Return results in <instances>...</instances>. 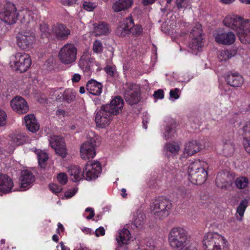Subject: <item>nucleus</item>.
<instances>
[{
  "label": "nucleus",
  "instance_id": "nucleus-1",
  "mask_svg": "<svg viewBox=\"0 0 250 250\" xmlns=\"http://www.w3.org/2000/svg\"><path fill=\"white\" fill-rule=\"evenodd\" d=\"M226 26L235 30L242 43L250 44V20L237 15H229L223 20Z\"/></svg>",
  "mask_w": 250,
  "mask_h": 250
},
{
  "label": "nucleus",
  "instance_id": "nucleus-2",
  "mask_svg": "<svg viewBox=\"0 0 250 250\" xmlns=\"http://www.w3.org/2000/svg\"><path fill=\"white\" fill-rule=\"evenodd\" d=\"M168 241L173 249L180 250L187 247L190 241V237L185 229L175 227L170 230Z\"/></svg>",
  "mask_w": 250,
  "mask_h": 250
},
{
  "label": "nucleus",
  "instance_id": "nucleus-3",
  "mask_svg": "<svg viewBox=\"0 0 250 250\" xmlns=\"http://www.w3.org/2000/svg\"><path fill=\"white\" fill-rule=\"evenodd\" d=\"M206 165V163L200 160H196L189 165L188 179L192 184L201 185L206 182L208 177Z\"/></svg>",
  "mask_w": 250,
  "mask_h": 250
},
{
  "label": "nucleus",
  "instance_id": "nucleus-4",
  "mask_svg": "<svg viewBox=\"0 0 250 250\" xmlns=\"http://www.w3.org/2000/svg\"><path fill=\"white\" fill-rule=\"evenodd\" d=\"M203 250H229L228 242L224 236L216 232L206 234L203 241Z\"/></svg>",
  "mask_w": 250,
  "mask_h": 250
},
{
  "label": "nucleus",
  "instance_id": "nucleus-5",
  "mask_svg": "<svg viewBox=\"0 0 250 250\" xmlns=\"http://www.w3.org/2000/svg\"><path fill=\"white\" fill-rule=\"evenodd\" d=\"M172 207L171 201L164 197H159L155 199L151 206L154 215L159 219H164L169 215Z\"/></svg>",
  "mask_w": 250,
  "mask_h": 250
},
{
  "label": "nucleus",
  "instance_id": "nucleus-6",
  "mask_svg": "<svg viewBox=\"0 0 250 250\" xmlns=\"http://www.w3.org/2000/svg\"><path fill=\"white\" fill-rule=\"evenodd\" d=\"M77 49L74 44L66 43L59 51L58 57L61 62L64 64H71L77 58Z\"/></svg>",
  "mask_w": 250,
  "mask_h": 250
},
{
  "label": "nucleus",
  "instance_id": "nucleus-7",
  "mask_svg": "<svg viewBox=\"0 0 250 250\" xmlns=\"http://www.w3.org/2000/svg\"><path fill=\"white\" fill-rule=\"evenodd\" d=\"M190 39L189 46L192 49L199 50L204 45L203 42L202 26L199 23H197L193 27L189 35Z\"/></svg>",
  "mask_w": 250,
  "mask_h": 250
},
{
  "label": "nucleus",
  "instance_id": "nucleus-8",
  "mask_svg": "<svg viewBox=\"0 0 250 250\" xmlns=\"http://www.w3.org/2000/svg\"><path fill=\"white\" fill-rule=\"evenodd\" d=\"M18 45L22 49L29 50L36 41L35 35L31 30L21 31L17 36Z\"/></svg>",
  "mask_w": 250,
  "mask_h": 250
},
{
  "label": "nucleus",
  "instance_id": "nucleus-9",
  "mask_svg": "<svg viewBox=\"0 0 250 250\" xmlns=\"http://www.w3.org/2000/svg\"><path fill=\"white\" fill-rule=\"evenodd\" d=\"M18 19V12L13 3L6 2L3 9L0 12V20L9 24L16 22Z\"/></svg>",
  "mask_w": 250,
  "mask_h": 250
},
{
  "label": "nucleus",
  "instance_id": "nucleus-10",
  "mask_svg": "<svg viewBox=\"0 0 250 250\" xmlns=\"http://www.w3.org/2000/svg\"><path fill=\"white\" fill-rule=\"evenodd\" d=\"M31 65V60L30 56L21 52L16 53L14 56V65L12 66L16 71L20 73L26 71Z\"/></svg>",
  "mask_w": 250,
  "mask_h": 250
},
{
  "label": "nucleus",
  "instance_id": "nucleus-11",
  "mask_svg": "<svg viewBox=\"0 0 250 250\" xmlns=\"http://www.w3.org/2000/svg\"><path fill=\"white\" fill-rule=\"evenodd\" d=\"M125 99L129 104H137L141 100L139 86L134 83L128 84L125 91Z\"/></svg>",
  "mask_w": 250,
  "mask_h": 250
},
{
  "label": "nucleus",
  "instance_id": "nucleus-12",
  "mask_svg": "<svg viewBox=\"0 0 250 250\" xmlns=\"http://www.w3.org/2000/svg\"><path fill=\"white\" fill-rule=\"evenodd\" d=\"M102 171L101 163L98 161L94 162L88 161L83 169L84 179L91 181L97 179Z\"/></svg>",
  "mask_w": 250,
  "mask_h": 250
},
{
  "label": "nucleus",
  "instance_id": "nucleus-13",
  "mask_svg": "<svg viewBox=\"0 0 250 250\" xmlns=\"http://www.w3.org/2000/svg\"><path fill=\"white\" fill-rule=\"evenodd\" d=\"M95 63L94 59L91 57V55L84 52L81 57L78 65L83 71L84 75L89 77L94 72L93 67Z\"/></svg>",
  "mask_w": 250,
  "mask_h": 250
},
{
  "label": "nucleus",
  "instance_id": "nucleus-14",
  "mask_svg": "<svg viewBox=\"0 0 250 250\" xmlns=\"http://www.w3.org/2000/svg\"><path fill=\"white\" fill-rule=\"evenodd\" d=\"M37 18V11L24 8L18 12V19L26 27L34 26Z\"/></svg>",
  "mask_w": 250,
  "mask_h": 250
},
{
  "label": "nucleus",
  "instance_id": "nucleus-15",
  "mask_svg": "<svg viewBox=\"0 0 250 250\" xmlns=\"http://www.w3.org/2000/svg\"><path fill=\"white\" fill-rule=\"evenodd\" d=\"M49 141L50 146L58 155L62 158L66 156L67 151L63 138L57 135H52L50 136Z\"/></svg>",
  "mask_w": 250,
  "mask_h": 250
},
{
  "label": "nucleus",
  "instance_id": "nucleus-16",
  "mask_svg": "<svg viewBox=\"0 0 250 250\" xmlns=\"http://www.w3.org/2000/svg\"><path fill=\"white\" fill-rule=\"evenodd\" d=\"M95 146V141L94 138H91L84 142L80 148L81 158L84 160L94 158L96 155Z\"/></svg>",
  "mask_w": 250,
  "mask_h": 250
},
{
  "label": "nucleus",
  "instance_id": "nucleus-17",
  "mask_svg": "<svg viewBox=\"0 0 250 250\" xmlns=\"http://www.w3.org/2000/svg\"><path fill=\"white\" fill-rule=\"evenodd\" d=\"M124 104V100L122 97L116 96L111 100L109 104H106L103 106L112 115H116L122 112Z\"/></svg>",
  "mask_w": 250,
  "mask_h": 250
},
{
  "label": "nucleus",
  "instance_id": "nucleus-18",
  "mask_svg": "<svg viewBox=\"0 0 250 250\" xmlns=\"http://www.w3.org/2000/svg\"><path fill=\"white\" fill-rule=\"evenodd\" d=\"M112 115L102 105L101 109L97 111L95 116V122L97 126L99 127L104 128L109 125Z\"/></svg>",
  "mask_w": 250,
  "mask_h": 250
},
{
  "label": "nucleus",
  "instance_id": "nucleus-19",
  "mask_svg": "<svg viewBox=\"0 0 250 250\" xmlns=\"http://www.w3.org/2000/svg\"><path fill=\"white\" fill-rule=\"evenodd\" d=\"M10 104L13 110L19 114H25L29 110L27 102L21 96H17L12 99Z\"/></svg>",
  "mask_w": 250,
  "mask_h": 250
},
{
  "label": "nucleus",
  "instance_id": "nucleus-20",
  "mask_svg": "<svg viewBox=\"0 0 250 250\" xmlns=\"http://www.w3.org/2000/svg\"><path fill=\"white\" fill-rule=\"evenodd\" d=\"M134 25V20L132 16L126 18L118 26L116 33L121 37H124L130 34V29Z\"/></svg>",
  "mask_w": 250,
  "mask_h": 250
},
{
  "label": "nucleus",
  "instance_id": "nucleus-21",
  "mask_svg": "<svg viewBox=\"0 0 250 250\" xmlns=\"http://www.w3.org/2000/svg\"><path fill=\"white\" fill-rule=\"evenodd\" d=\"M52 35L55 36L57 40H65L70 34V30L66 26L62 23H57L52 26Z\"/></svg>",
  "mask_w": 250,
  "mask_h": 250
},
{
  "label": "nucleus",
  "instance_id": "nucleus-22",
  "mask_svg": "<svg viewBox=\"0 0 250 250\" xmlns=\"http://www.w3.org/2000/svg\"><path fill=\"white\" fill-rule=\"evenodd\" d=\"M223 153L226 157H229L233 155L234 151V144L233 135L230 133L225 135L222 140Z\"/></svg>",
  "mask_w": 250,
  "mask_h": 250
},
{
  "label": "nucleus",
  "instance_id": "nucleus-23",
  "mask_svg": "<svg viewBox=\"0 0 250 250\" xmlns=\"http://www.w3.org/2000/svg\"><path fill=\"white\" fill-rule=\"evenodd\" d=\"M214 37L217 43L225 45L231 44L235 40V35L233 32L222 30L219 31Z\"/></svg>",
  "mask_w": 250,
  "mask_h": 250
},
{
  "label": "nucleus",
  "instance_id": "nucleus-24",
  "mask_svg": "<svg viewBox=\"0 0 250 250\" xmlns=\"http://www.w3.org/2000/svg\"><path fill=\"white\" fill-rule=\"evenodd\" d=\"M227 83L231 87H241L244 83V79L238 72H229L225 77Z\"/></svg>",
  "mask_w": 250,
  "mask_h": 250
},
{
  "label": "nucleus",
  "instance_id": "nucleus-25",
  "mask_svg": "<svg viewBox=\"0 0 250 250\" xmlns=\"http://www.w3.org/2000/svg\"><path fill=\"white\" fill-rule=\"evenodd\" d=\"M14 184L12 180L7 175L0 173V195L12 192Z\"/></svg>",
  "mask_w": 250,
  "mask_h": 250
},
{
  "label": "nucleus",
  "instance_id": "nucleus-26",
  "mask_svg": "<svg viewBox=\"0 0 250 250\" xmlns=\"http://www.w3.org/2000/svg\"><path fill=\"white\" fill-rule=\"evenodd\" d=\"M20 180L21 182V188L25 190L30 187L35 182V177L31 171L24 170L21 171Z\"/></svg>",
  "mask_w": 250,
  "mask_h": 250
},
{
  "label": "nucleus",
  "instance_id": "nucleus-27",
  "mask_svg": "<svg viewBox=\"0 0 250 250\" xmlns=\"http://www.w3.org/2000/svg\"><path fill=\"white\" fill-rule=\"evenodd\" d=\"M103 85L101 83L91 79L86 83L85 88L90 94L94 96H100L102 93Z\"/></svg>",
  "mask_w": 250,
  "mask_h": 250
},
{
  "label": "nucleus",
  "instance_id": "nucleus-28",
  "mask_svg": "<svg viewBox=\"0 0 250 250\" xmlns=\"http://www.w3.org/2000/svg\"><path fill=\"white\" fill-rule=\"evenodd\" d=\"M131 237V234L127 229H119L116 235V240L119 247L127 245Z\"/></svg>",
  "mask_w": 250,
  "mask_h": 250
},
{
  "label": "nucleus",
  "instance_id": "nucleus-29",
  "mask_svg": "<svg viewBox=\"0 0 250 250\" xmlns=\"http://www.w3.org/2000/svg\"><path fill=\"white\" fill-rule=\"evenodd\" d=\"M24 122L27 129L32 133L37 132L40 125L34 114H28L24 117Z\"/></svg>",
  "mask_w": 250,
  "mask_h": 250
},
{
  "label": "nucleus",
  "instance_id": "nucleus-30",
  "mask_svg": "<svg viewBox=\"0 0 250 250\" xmlns=\"http://www.w3.org/2000/svg\"><path fill=\"white\" fill-rule=\"evenodd\" d=\"M229 178L228 173L224 172H219L216 178L217 187L222 189H227L231 183Z\"/></svg>",
  "mask_w": 250,
  "mask_h": 250
},
{
  "label": "nucleus",
  "instance_id": "nucleus-31",
  "mask_svg": "<svg viewBox=\"0 0 250 250\" xmlns=\"http://www.w3.org/2000/svg\"><path fill=\"white\" fill-rule=\"evenodd\" d=\"M110 32L108 24L104 21H100L94 24V33L96 36L107 35Z\"/></svg>",
  "mask_w": 250,
  "mask_h": 250
},
{
  "label": "nucleus",
  "instance_id": "nucleus-32",
  "mask_svg": "<svg viewBox=\"0 0 250 250\" xmlns=\"http://www.w3.org/2000/svg\"><path fill=\"white\" fill-rule=\"evenodd\" d=\"M201 145L196 141H192L189 142L185 146V154L188 156H191L194 155L201 149Z\"/></svg>",
  "mask_w": 250,
  "mask_h": 250
},
{
  "label": "nucleus",
  "instance_id": "nucleus-33",
  "mask_svg": "<svg viewBox=\"0 0 250 250\" xmlns=\"http://www.w3.org/2000/svg\"><path fill=\"white\" fill-rule=\"evenodd\" d=\"M69 173L73 182H77L82 179H84L83 170L82 171L77 166H71L69 169Z\"/></svg>",
  "mask_w": 250,
  "mask_h": 250
},
{
  "label": "nucleus",
  "instance_id": "nucleus-34",
  "mask_svg": "<svg viewBox=\"0 0 250 250\" xmlns=\"http://www.w3.org/2000/svg\"><path fill=\"white\" fill-rule=\"evenodd\" d=\"M132 4V0H118L114 2L112 8L115 12H118L129 8Z\"/></svg>",
  "mask_w": 250,
  "mask_h": 250
},
{
  "label": "nucleus",
  "instance_id": "nucleus-35",
  "mask_svg": "<svg viewBox=\"0 0 250 250\" xmlns=\"http://www.w3.org/2000/svg\"><path fill=\"white\" fill-rule=\"evenodd\" d=\"M237 53V51L234 49H224L219 51L218 54V58L220 62H226Z\"/></svg>",
  "mask_w": 250,
  "mask_h": 250
},
{
  "label": "nucleus",
  "instance_id": "nucleus-36",
  "mask_svg": "<svg viewBox=\"0 0 250 250\" xmlns=\"http://www.w3.org/2000/svg\"><path fill=\"white\" fill-rule=\"evenodd\" d=\"M9 137L10 145L13 146L21 145L24 142V136L19 133L11 134Z\"/></svg>",
  "mask_w": 250,
  "mask_h": 250
},
{
  "label": "nucleus",
  "instance_id": "nucleus-37",
  "mask_svg": "<svg viewBox=\"0 0 250 250\" xmlns=\"http://www.w3.org/2000/svg\"><path fill=\"white\" fill-rule=\"evenodd\" d=\"M165 148L167 150L166 155L167 157L169 156L168 152L172 155H175L178 154L179 150V146L175 142L167 143L165 146Z\"/></svg>",
  "mask_w": 250,
  "mask_h": 250
},
{
  "label": "nucleus",
  "instance_id": "nucleus-38",
  "mask_svg": "<svg viewBox=\"0 0 250 250\" xmlns=\"http://www.w3.org/2000/svg\"><path fill=\"white\" fill-rule=\"evenodd\" d=\"M37 157L39 166L42 168H45L46 166L47 161L48 159V154L45 152L41 151L38 153Z\"/></svg>",
  "mask_w": 250,
  "mask_h": 250
},
{
  "label": "nucleus",
  "instance_id": "nucleus-39",
  "mask_svg": "<svg viewBox=\"0 0 250 250\" xmlns=\"http://www.w3.org/2000/svg\"><path fill=\"white\" fill-rule=\"evenodd\" d=\"M240 130L243 140L250 139V121L244 123Z\"/></svg>",
  "mask_w": 250,
  "mask_h": 250
},
{
  "label": "nucleus",
  "instance_id": "nucleus-40",
  "mask_svg": "<svg viewBox=\"0 0 250 250\" xmlns=\"http://www.w3.org/2000/svg\"><path fill=\"white\" fill-rule=\"evenodd\" d=\"M134 219L132 221L133 225L135 228L142 226L144 224L145 215L143 213H137L136 215L134 216Z\"/></svg>",
  "mask_w": 250,
  "mask_h": 250
},
{
  "label": "nucleus",
  "instance_id": "nucleus-41",
  "mask_svg": "<svg viewBox=\"0 0 250 250\" xmlns=\"http://www.w3.org/2000/svg\"><path fill=\"white\" fill-rule=\"evenodd\" d=\"M248 183L249 180L248 178L244 176L239 177L234 181L235 186L239 189L246 188L248 186Z\"/></svg>",
  "mask_w": 250,
  "mask_h": 250
},
{
  "label": "nucleus",
  "instance_id": "nucleus-42",
  "mask_svg": "<svg viewBox=\"0 0 250 250\" xmlns=\"http://www.w3.org/2000/svg\"><path fill=\"white\" fill-rule=\"evenodd\" d=\"M248 201L246 199H244L241 201L238 207L237 208L236 211L237 213L239 214L240 217H241L239 220H242V217L244 215V213L245 211L248 207Z\"/></svg>",
  "mask_w": 250,
  "mask_h": 250
},
{
  "label": "nucleus",
  "instance_id": "nucleus-43",
  "mask_svg": "<svg viewBox=\"0 0 250 250\" xmlns=\"http://www.w3.org/2000/svg\"><path fill=\"white\" fill-rule=\"evenodd\" d=\"M40 31L42 38H48L52 35L51 29L49 28L48 25L45 23L40 24Z\"/></svg>",
  "mask_w": 250,
  "mask_h": 250
},
{
  "label": "nucleus",
  "instance_id": "nucleus-44",
  "mask_svg": "<svg viewBox=\"0 0 250 250\" xmlns=\"http://www.w3.org/2000/svg\"><path fill=\"white\" fill-rule=\"evenodd\" d=\"M158 249L155 242L152 238H147L145 240L144 250H157Z\"/></svg>",
  "mask_w": 250,
  "mask_h": 250
},
{
  "label": "nucleus",
  "instance_id": "nucleus-45",
  "mask_svg": "<svg viewBox=\"0 0 250 250\" xmlns=\"http://www.w3.org/2000/svg\"><path fill=\"white\" fill-rule=\"evenodd\" d=\"M93 51L96 53H101L103 52V46L102 42L99 40H96L93 44Z\"/></svg>",
  "mask_w": 250,
  "mask_h": 250
},
{
  "label": "nucleus",
  "instance_id": "nucleus-46",
  "mask_svg": "<svg viewBox=\"0 0 250 250\" xmlns=\"http://www.w3.org/2000/svg\"><path fill=\"white\" fill-rule=\"evenodd\" d=\"M175 132L176 130L175 128L172 127L171 126H167L164 134L166 139L168 140L174 137Z\"/></svg>",
  "mask_w": 250,
  "mask_h": 250
},
{
  "label": "nucleus",
  "instance_id": "nucleus-47",
  "mask_svg": "<svg viewBox=\"0 0 250 250\" xmlns=\"http://www.w3.org/2000/svg\"><path fill=\"white\" fill-rule=\"evenodd\" d=\"M143 31V28L141 25L134 24L133 26L130 29V33L133 35L138 36L140 35Z\"/></svg>",
  "mask_w": 250,
  "mask_h": 250
},
{
  "label": "nucleus",
  "instance_id": "nucleus-48",
  "mask_svg": "<svg viewBox=\"0 0 250 250\" xmlns=\"http://www.w3.org/2000/svg\"><path fill=\"white\" fill-rule=\"evenodd\" d=\"M7 114L4 110L0 108V127L5 125L7 123Z\"/></svg>",
  "mask_w": 250,
  "mask_h": 250
},
{
  "label": "nucleus",
  "instance_id": "nucleus-49",
  "mask_svg": "<svg viewBox=\"0 0 250 250\" xmlns=\"http://www.w3.org/2000/svg\"><path fill=\"white\" fill-rule=\"evenodd\" d=\"M104 70L110 77H116L117 71L116 70L115 68L113 66L110 65H107L104 67Z\"/></svg>",
  "mask_w": 250,
  "mask_h": 250
},
{
  "label": "nucleus",
  "instance_id": "nucleus-50",
  "mask_svg": "<svg viewBox=\"0 0 250 250\" xmlns=\"http://www.w3.org/2000/svg\"><path fill=\"white\" fill-rule=\"evenodd\" d=\"M57 179L58 181L62 185H65L67 182V176L65 173H60L57 175Z\"/></svg>",
  "mask_w": 250,
  "mask_h": 250
},
{
  "label": "nucleus",
  "instance_id": "nucleus-51",
  "mask_svg": "<svg viewBox=\"0 0 250 250\" xmlns=\"http://www.w3.org/2000/svg\"><path fill=\"white\" fill-rule=\"evenodd\" d=\"M96 6V3L90 1H84L83 4V9L87 11H93Z\"/></svg>",
  "mask_w": 250,
  "mask_h": 250
},
{
  "label": "nucleus",
  "instance_id": "nucleus-52",
  "mask_svg": "<svg viewBox=\"0 0 250 250\" xmlns=\"http://www.w3.org/2000/svg\"><path fill=\"white\" fill-rule=\"evenodd\" d=\"M63 98L67 103H70L75 99V96L71 91L67 90L64 93Z\"/></svg>",
  "mask_w": 250,
  "mask_h": 250
},
{
  "label": "nucleus",
  "instance_id": "nucleus-53",
  "mask_svg": "<svg viewBox=\"0 0 250 250\" xmlns=\"http://www.w3.org/2000/svg\"><path fill=\"white\" fill-rule=\"evenodd\" d=\"M49 189L55 194L60 193L62 190V186L55 184H49Z\"/></svg>",
  "mask_w": 250,
  "mask_h": 250
},
{
  "label": "nucleus",
  "instance_id": "nucleus-54",
  "mask_svg": "<svg viewBox=\"0 0 250 250\" xmlns=\"http://www.w3.org/2000/svg\"><path fill=\"white\" fill-rule=\"evenodd\" d=\"M176 5L178 9L186 8L188 6V0H176Z\"/></svg>",
  "mask_w": 250,
  "mask_h": 250
},
{
  "label": "nucleus",
  "instance_id": "nucleus-55",
  "mask_svg": "<svg viewBox=\"0 0 250 250\" xmlns=\"http://www.w3.org/2000/svg\"><path fill=\"white\" fill-rule=\"evenodd\" d=\"M153 96L156 99H162L164 97V92L162 89H158L154 91Z\"/></svg>",
  "mask_w": 250,
  "mask_h": 250
},
{
  "label": "nucleus",
  "instance_id": "nucleus-56",
  "mask_svg": "<svg viewBox=\"0 0 250 250\" xmlns=\"http://www.w3.org/2000/svg\"><path fill=\"white\" fill-rule=\"evenodd\" d=\"M179 89L177 88L171 90L169 92L170 97L174 99H178L179 98Z\"/></svg>",
  "mask_w": 250,
  "mask_h": 250
},
{
  "label": "nucleus",
  "instance_id": "nucleus-57",
  "mask_svg": "<svg viewBox=\"0 0 250 250\" xmlns=\"http://www.w3.org/2000/svg\"><path fill=\"white\" fill-rule=\"evenodd\" d=\"M243 144L246 152L250 155V139L243 140Z\"/></svg>",
  "mask_w": 250,
  "mask_h": 250
},
{
  "label": "nucleus",
  "instance_id": "nucleus-58",
  "mask_svg": "<svg viewBox=\"0 0 250 250\" xmlns=\"http://www.w3.org/2000/svg\"><path fill=\"white\" fill-rule=\"evenodd\" d=\"M85 212H89V214L86 217V218L87 220L91 219L94 216L95 213L94 210L93 208H87L85 210Z\"/></svg>",
  "mask_w": 250,
  "mask_h": 250
},
{
  "label": "nucleus",
  "instance_id": "nucleus-59",
  "mask_svg": "<svg viewBox=\"0 0 250 250\" xmlns=\"http://www.w3.org/2000/svg\"><path fill=\"white\" fill-rule=\"evenodd\" d=\"M77 0H61L62 3L64 5L70 6L75 3Z\"/></svg>",
  "mask_w": 250,
  "mask_h": 250
},
{
  "label": "nucleus",
  "instance_id": "nucleus-60",
  "mask_svg": "<svg viewBox=\"0 0 250 250\" xmlns=\"http://www.w3.org/2000/svg\"><path fill=\"white\" fill-rule=\"evenodd\" d=\"M81 79V76L79 74H74L72 78V81L73 83H78Z\"/></svg>",
  "mask_w": 250,
  "mask_h": 250
},
{
  "label": "nucleus",
  "instance_id": "nucleus-61",
  "mask_svg": "<svg viewBox=\"0 0 250 250\" xmlns=\"http://www.w3.org/2000/svg\"><path fill=\"white\" fill-rule=\"evenodd\" d=\"M105 234V230L103 227H100L99 229H97L96 230V235L98 236L100 235L101 236H103Z\"/></svg>",
  "mask_w": 250,
  "mask_h": 250
},
{
  "label": "nucleus",
  "instance_id": "nucleus-62",
  "mask_svg": "<svg viewBox=\"0 0 250 250\" xmlns=\"http://www.w3.org/2000/svg\"><path fill=\"white\" fill-rule=\"evenodd\" d=\"M156 0H142V3L144 6L152 4L155 2Z\"/></svg>",
  "mask_w": 250,
  "mask_h": 250
},
{
  "label": "nucleus",
  "instance_id": "nucleus-63",
  "mask_svg": "<svg viewBox=\"0 0 250 250\" xmlns=\"http://www.w3.org/2000/svg\"><path fill=\"white\" fill-rule=\"evenodd\" d=\"M60 230H61L62 232H63L64 231V227L61 223H58V229H57V232L58 234L60 233Z\"/></svg>",
  "mask_w": 250,
  "mask_h": 250
},
{
  "label": "nucleus",
  "instance_id": "nucleus-64",
  "mask_svg": "<svg viewBox=\"0 0 250 250\" xmlns=\"http://www.w3.org/2000/svg\"><path fill=\"white\" fill-rule=\"evenodd\" d=\"M75 194L74 192H66L64 194V196L66 198H70L73 196Z\"/></svg>",
  "mask_w": 250,
  "mask_h": 250
}]
</instances>
